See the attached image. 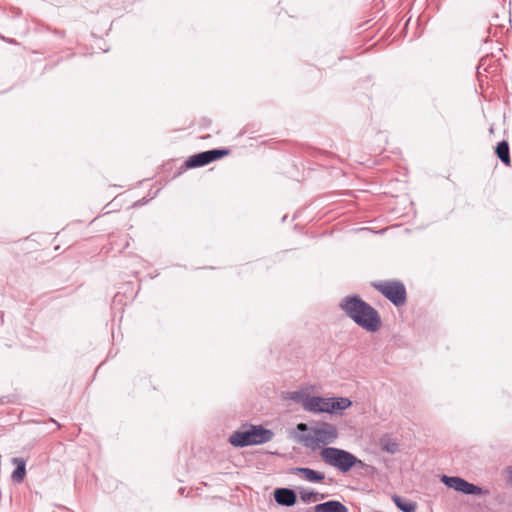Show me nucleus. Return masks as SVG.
<instances>
[{"instance_id":"nucleus-1","label":"nucleus","mask_w":512,"mask_h":512,"mask_svg":"<svg viewBox=\"0 0 512 512\" xmlns=\"http://www.w3.org/2000/svg\"><path fill=\"white\" fill-rule=\"evenodd\" d=\"M339 306L355 324L367 332L375 333L382 326L379 312L358 295L344 297Z\"/></svg>"},{"instance_id":"nucleus-2","label":"nucleus","mask_w":512,"mask_h":512,"mask_svg":"<svg viewBox=\"0 0 512 512\" xmlns=\"http://www.w3.org/2000/svg\"><path fill=\"white\" fill-rule=\"evenodd\" d=\"M320 456L326 464L338 469L342 473L349 472L355 466L361 469L366 466L354 454L335 447H324L320 451Z\"/></svg>"},{"instance_id":"nucleus-21","label":"nucleus","mask_w":512,"mask_h":512,"mask_svg":"<svg viewBox=\"0 0 512 512\" xmlns=\"http://www.w3.org/2000/svg\"><path fill=\"white\" fill-rule=\"evenodd\" d=\"M481 67H482V66H480V65H477V66H476V69H477V73H478V74H480L479 69H480Z\"/></svg>"},{"instance_id":"nucleus-3","label":"nucleus","mask_w":512,"mask_h":512,"mask_svg":"<svg viewBox=\"0 0 512 512\" xmlns=\"http://www.w3.org/2000/svg\"><path fill=\"white\" fill-rule=\"evenodd\" d=\"M338 437V430L335 425L328 422H320L311 427L308 433L301 434L299 440L307 448L315 449L322 445L333 443Z\"/></svg>"},{"instance_id":"nucleus-16","label":"nucleus","mask_w":512,"mask_h":512,"mask_svg":"<svg viewBox=\"0 0 512 512\" xmlns=\"http://www.w3.org/2000/svg\"><path fill=\"white\" fill-rule=\"evenodd\" d=\"M310 395H308L303 390L298 391H292L288 393V398L296 403H301L302 407L304 408V403L306 402V399H309Z\"/></svg>"},{"instance_id":"nucleus-6","label":"nucleus","mask_w":512,"mask_h":512,"mask_svg":"<svg viewBox=\"0 0 512 512\" xmlns=\"http://www.w3.org/2000/svg\"><path fill=\"white\" fill-rule=\"evenodd\" d=\"M441 481L451 489L457 492H461L465 495H481L485 493L483 489L473 483L466 481L465 479L457 476L443 475Z\"/></svg>"},{"instance_id":"nucleus-20","label":"nucleus","mask_w":512,"mask_h":512,"mask_svg":"<svg viewBox=\"0 0 512 512\" xmlns=\"http://www.w3.org/2000/svg\"><path fill=\"white\" fill-rule=\"evenodd\" d=\"M297 431L303 433V434H306L309 432V430L311 429L306 423H299L297 424Z\"/></svg>"},{"instance_id":"nucleus-8","label":"nucleus","mask_w":512,"mask_h":512,"mask_svg":"<svg viewBox=\"0 0 512 512\" xmlns=\"http://www.w3.org/2000/svg\"><path fill=\"white\" fill-rule=\"evenodd\" d=\"M329 398L310 396L304 403V410L311 413H329Z\"/></svg>"},{"instance_id":"nucleus-23","label":"nucleus","mask_w":512,"mask_h":512,"mask_svg":"<svg viewBox=\"0 0 512 512\" xmlns=\"http://www.w3.org/2000/svg\"><path fill=\"white\" fill-rule=\"evenodd\" d=\"M488 67L489 66H484V71L487 72L488 71Z\"/></svg>"},{"instance_id":"nucleus-4","label":"nucleus","mask_w":512,"mask_h":512,"mask_svg":"<svg viewBox=\"0 0 512 512\" xmlns=\"http://www.w3.org/2000/svg\"><path fill=\"white\" fill-rule=\"evenodd\" d=\"M274 433L261 425H251L248 430L236 431L229 437V443L234 447H246L264 444L272 440Z\"/></svg>"},{"instance_id":"nucleus-10","label":"nucleus","mask_w":512,"mask_h":512,"mask_svg":"<svg viewBox=\"0 0 512 512\" xmlns=\"http://www.w3.org/2000/svg\"><path fill=\"white\" fill-rule=\"evenodd\" d=\"M313 512H348L347 507L337 500H329L313 507Z\"/></svg>"},{"instance_id":"nucleus-17","label":"nucleus","mask_w":512,"mask_h":512,"mask_svg":"<svg viewBox=\"0 0 512 512\" xmlns=\"http://www.w3.org/2000/svg\"><path fill=\"white\" fill-rule=\"evenodd\" d=\"M207 158H208V161L211 163L213 161H216L226 155L229 154V150L228 149H211V150H208V151H205Z\"/></svg>"},{"instance_id":"nucleus-7","label":"nucleus","mask_w":512,"mask_h":512,"mask_svg":"<svg viewBox=\"0 0 512 512\" xmlns=\"http://www.w3.org/2000/svg\"><path fill=\"white\" fill-rule=\"evenodd\" d=\"M291 475H298L309 483H320L325 479V474L307 467H292L288 470Z\"/></svg>"},{"instance_id":"nucleus-18","label":"nucleus","mask_w":512,"mask_h":512,"mask_svg":"<svg viewBox=\"0 0 512 512\" xmlns=\"http://www.w3.org/2000/svg\"><path fill=\"white\" fill-rule=\"evenodd\" d=\"M300 498L303 502L308 503L311 501H317L318 499H324L325 495L313 491H301Z\"/></svg>"},{"instance_id":"nucleus-9","label":"nucleus","mask_w":512,"mask_h":512,"mask_svg":"<svg viewBox=\"0 0 512 512\" xmlns=\"http://www.w3.org/2000/svg\"><path fill=\"white\" fill-rule=\"evenodd\" d=\"M275 501L282 506H293L297 501V494L290 488H276L274 490Z\"/></svg>"},{"instance_id":"nucleus-12","label":"nucleus","mask_w":512,"mask_h":512,"mask_svg":"<svg viewBox=\"0 0 512 512\" xmlns=\"http://www.w3.org/2000/svg\"><path fill=\"white\" fill-rule=\"evenodd\" d=\"M495 153L504 165H511L510 149L506 140H502L496 145Z\"/></svg>"},{"instance_id":"nucleus-22","label":"nucleus","mask_w":512,"mask_h":512,"mask_svg":"<svg viewBox=\"0 0 512 512\" xmlns=\"http://www.w3.org/2000/svg\"><path fill=\"white\" fill-rule=\"evenodd\" d=\"M184 490H185V488H180V489H179V491H180V493H181V494H183V493H184Z\"/></svg>"},{"instance_id":"nucleus-13","label":"nucleus","mask_w":512,"mask_h":512,"mask_svg":"<svg viewBox=\"0 0 512 512\" xmlns=\"http://www.w3.org/2000/svg\"><path fill=\"white\" fill-rule=\"evenodd\" d=\"M329 413H337L349 408L352 405L350 399L346 397L329 398Z\"/></svg>"},{"instance_id":"nucleus-15","label":"nucleus","mask_w":512,"mask_h":512,"mask_svg":"<svg viewBox=\"0 0 512 512\" xmlns=\"http://www.w3.org/2000/svg\"><path fill=\"white\" fill-rule=\"evenodd\" d=\"M392 499L399 510L403 512H415L417 507L416 503L405 500L398 495H394Z\"/></svg>"},{"instance_id":"nucleus-14","label":"nucleus","mask_w":512,"mask_h":512,"mask_svg":"<svg viewBox=\"0 0 512 512\" xmlns=\"http://www.w3.org/2000/svg\"><path fill=\"white\" fill-rule=\"evenodd\" d=\"M208 155H206L205 151L204 152H201V153H197L195 155H192L190 156L186 162H185V166L187 168H196V167H201V166H205L207 164H209L210 162L208 161V158H207Z\"/></svg>"},{"instance_id":"nucleus-19","label":"nucleus","mask_w":512,"mask_h":512,"mask_svg":"<svg viewBox=\"0 0 512 512\" xmlns=\"http://www.w3.org/2000/svg\"><path fill=\"white\" fill-rule=\"evenodd\" d=\"M381 447L382 450L391 454H395L399 451L398 444L394 441H391L390 439H381Z\"/></svg>"},{"instance_id":"nucleus-11","label":"nucleus","mask_w":512,"mask_h":512,"mask_svg":"<svg viewBox=\"0 0 512 512\" xmlns=\"http://www.w3.org/2000/svg\"><path fill=\"white\" fill-rule=\"evenodd\" d=\"M12 463L15 465V469L11 474V479L15 483L23 482L26 476V461L20 457H14Z\"/></svg>"},{"instance_id":"nucleus-5","label":"nucleus","mask_w":512,"mask_h":512,"mask_svg":"<svg viewBox=\"0 0 512 512\" xmlns=\"http://www.w3.org/2000/svg\"><path fill=\"white\" fill-rule=\"evenodd\" d=\"M373 286L395 306H402L406 302V289L400 281H383L373 283Z\"/></svg>"}]
</instances>
